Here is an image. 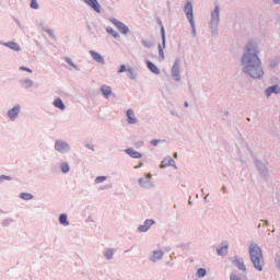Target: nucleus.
Segmentation results:
<instances>
[{
  "instance_id": "obj_42",
  "label": "nucleus",
  "mask_w": 280,
  "mask_h": 280,
  "mask_svg": "<svg viewBox=\"0 0 280 280\" xmlns=\"http://www.w3.org/2000/svg\"><path fill=\"white\" fill-rule=\"evenodd\" d=\"M278 266H279V268H280V259H278Z\"/></svg>"
},
{
  "instance_id": "obj_35",
  "label": "nucleus",
  "mask_w": 280,
  "mask_h": 280,
  "mask_svg": "<svg viewBox=\"0 0 280 280\" xmlns=\"http://www.w3.org/2000/svg\"><path fill=\"white\" fill-rule=\"evenodd\" d=\"M231 280H242V278L236 275H232Z\"/></svg>"
},
{
  "instance_id": "obj_43",
  "label": "nucleus",
  "mask_w": 280,
  "mask_h": 280,
  "mask_svg": "<svg viewBox=\"0 0 280 280\" xmlns=\"http://www.w3.org/2000/svg\"><path fill=\"white\" fill-rule=\"evenodd\" d=\"M69 65H72L70 60H68Z\"/></svg>"
},
{
  "instance_id": "obj_19",
  "label": "nucleus",
  "mask_w": 280,
  "mask_h": 280,
  "mask_svg": "<svg viewBox=\"0 0 280 280\" xmlns=\"http://www.w3.org/2000/svg\"><path fill=\"white\" fill-rule=\"evenodd\" d=\"M148 69H150V71H152V73H155V75H159V73H161L159 68L156 66H154V63H152V61H148Z\"/></svg>"
},
{
  "instance_id": "obj_44",
  "label": "nucleus",
  "mask_w": 280,
  "mask_h": 280,
  "mask_svg": "<svg viewBox=\"0 0 280 280\" xmlns=\"http://www.w3.org/2000/svg\"><path fill=\"white\" fill-rule=\"evenodd\" d=\"M185 106H189L188 103H185Z\"/></svg>"
},
{
  "instance_id": "obj_33",
  "label": "nucleus",
  "mask_w": 280,
  "mask_h": 280,
  "mask_svg": "<svg viewBox=\"0 0 280 280\" xmlns=\"http://www.w3.org/2000/svg\"><path fill=\"white\" fill-rule=\"evenodd\" d=\"M125 71H128V69L126 68V66H120V69L118 71V73H125Z\"/></svg>"
},
{
  "instance_id": "obj_18",
  "label": "nucleus",
  "mask_w": 280,
  "mask_h": 280,
  "mask_svg": "<svg viewBox=\"0 0 280 280\" xmlns=\"http://www.w3.org/2000/svg\"><path fill=\"white\" fill-rule=\"evenodd\" d=\"M229 253V244H223L221 248L218 249V255H221V257H224Z\"/></svg>"
},
{
  "instance_id": "obj_5",
  "label": "nucleus",
  "mask_w": 280,
  "mask_h": 280,
  "mask_svg": "<svg viewBox=\"0 0 280 280\" xmlns=\"http://www.w3.org/2000/svg\"><path fill=\"white\" fill-rule=\"evenodd\" d=\"M55 149L57 152H67V150H69V144L62 140H58L55 143Z\"/></svg>"
},
{
  "instance_id": "obj_9",
  "label": "nucleus",
  "mask_w": 280,
  "mask_h": 280,
  "mask_svg": "<svg viewBox=\"0 0 280 280\" xmlns=\"http://www.w3.org/2000/svg\"><path fill=\"white\" fill-rule=\"evenodd\" d=\"M153 224H154V220H150V219L145 220L144 224L139 226L140 233H145L147 231L150 230V226H152Z\"/></svg>"
},
{
  "instance_id": "obj_20",
  "label": "nucleus",
  "mask_w": 280,
  "mask_h": 280,
  "mask_svg": "<svg viewBox=\"0 0 280 280\" xmlns=\"http://www.w3.org/2000/svg\"><path fill=\"white\" fill-rule=\"evenodd\" d=\"M101 91L105 97H108V95H110V93H113V91L110 90V86H108V85H103L101 88Z\"/></svg>"
},
{
  "instance_id": "obj_26",
  "label": "nucleus",
  "mask_w": 280,
  "mask_h": 280,
  "mask_svg": "<svg viewBox=\"0 0 280 280\" xmlns=\"http://www.w3.org/2000/svg\"><path fill=\"white\" fill-rule=\"evenodd\" d=\"M197 277H199V278L207 277V269H205V268H199V269L197 270Z\"/></svg>"
},
{
  "instance_id": "obj_22",
  "label": "nucleus",
  "mask_w": 280,
  "mask_h": 280,
  "mask_svg": "<svg viewBox=\"0 0 280 280\" xmlns=\"http://www.w3.org/2000/svg\"><path fill=\"white\" fill-rule=\"evenodd\" d=\"M59 222L62 226H69V221L67 220V214H61L59 217Z\"/></svg>"
},
{
  "instance_id": "obj_25",
  "label": "nucleus",
  "mask_w": 280,
  "mask_h": 280,
  "mask_svg": "<svg viewBox=\"0 0 280 280\" xmlns=\"http://www.w3.org/2000/svg\"><path fill=\"white\" fill-rule=\"evenodd\" d=\"M163 258V252L158 250L153 253V261H156V259H162Z\"/></svg>"
},
{
  "instance_id": "obj_41",
  "label": "nucleus",
  "mask_w": 280,
  "mask_h": 280,
  "mask_svg": "<svg viewBox=\"0 0 280 280\" xmlns=\"http://www.w3.org/2000/svg\"><path fill=\"white\" fill-rule=\"evenodd\" d=\"M160 54H161V56H163V50L162 49L160 50Z\"/></svg>"
},
{
  "instance_id": "obj_16",
  "label": "nucleus",
  "mask_w": 280,
  "mask_h": 280,
  "mask_svg": "<svg viewBox=\"0 0 280 280\" xmlns=\"http://www.w3.org/2000/svg\"><path fill=\"white\" fill-rule=\"evenodd\" d=\"M170 165H174V160L172 158H166L162 161L161 168L170 167Z\"/></svg>"
},
{
  "instance_id": "obj_28",
  "label": "nucleus",
  "mask_w": 280,
  "mask_h": 280,
  "mask_svg": "<svg viewBox=\"0 0 280 280\" xmlns=\"http://www.w3.org/2000/svg\"><path fill=\"white\" fill-rule=\"evenodd\" d=\"M61 171L63 174H67V172H69V164L67 163L61 164Z\"/></svg>"
},
{
  "instance_id": "obj_23",
  "label": "nucleus",
  "mask_w": 280,
  "mask_h": 280,
  "mask_svg": "<svg viewBox=\"0 0 280 280\" xmlns=\"http://www.w3.org/2000/svg\"><path fill=\"white\" fill-rule=\"evenodd\" d=\"M20 198H22V200H32L34 198V195H32L30 192H22L20 195Z\"/></svg>"
},
{
  "instance_id": "obj_29",
  "label": "nucleus",
  "mask_w": 280,
  "mask_h": 280,
  "mask_svg": "<svg viewBox=\"0 0 280 280\" xmlns=\"http://www.w3.org/2000/svg\"><path fill=\"white\" fill-rule=\"evenodd\" d=\"M33 84H34V82H32V80H25V81H24V86H25V89L32 88Z\"/></svg>"
},
{
  "instance_id": "obj_10",
  "label": "nucleus",
  "mask_w": 280,
  "mask_h": 280,
  "mask_svg": "<svg viewBox=\"0 0 280 280\" xmlns=\"http://www.w3.org/2000/svg\"><path fill=\"white\" fill-rule=\"evenodd\" d=\"M90 54L93 60L98 62V65H104V57H102V55H100L98 52H95V50H91Z\"/></svg>"
},
{
  "instance_id": "obj_15",
  "label": "nucleus",
  "mask_w": 280,
  "mask_h": 280,
  "mask_svg": "<svg viewBox=\"0 0 280 280\" xmlns=\"http://www.w3.org/2000/svg\"><path fill=\"white\" fill-rule=\"evenodd\" d=\"M128 124H137V118H135V112L132 109L127 110Z\"/></svg>"
},
{
  "instance_id": "obj_7",
  "label": "nucleus",
  "mask_w": 280,
  "mask_h": 280,
  "mask_svg": "<svg viewBox=\"0 0 280 280\" xmlns=\"http://www.w3.org/2000/svg\"><path fill=\"white\" fill-rule=\"evenodd\" d=\"M19 113H21V106L16 105L8 112V115L10 117V119H12V121H14V119H16V117H19Z\"/></svg>"
},
{
  "instance_id": "obj_24",
  "label": "nucleus",
  "mask_w": 280,
  "mask_h": 280,
  "mask_svg": "<svg viewBox=\"0 0 280 280\" xmlns=\"http://www.w3.org/2000/svg\"><path fill=\"white\" fill-rule=\"evenodd\" d=\"M107 33L114 36V38H119V33L113 30V27H107Z\"/></svg>"
},
{
  "instance_id": "obj_2",
  "label": "nucleus",
  "mask_w": 280,
  "mask_h": 280,
  "mask_svg": "<svg viewBox=\"0 0 280 280\" xmlns=\"http://www.w3.org/2000/svg\"><path fill=\"white\" fill-rule=\"evenodd\" d=\"M249 257L254 268L261 272L264 270V252H261V247L257 243H250Z\"/></svg>"
},
{
  "instance_id": "obj_21",
  "label": "nucleus",
  "mask_w": 280,
  "mask_h": 280,
  "mask_svg": "<svg viewBox=\"0 0 280 280\" xmlns=\"http://www.w3.org/2000/svg\"><path fill=\"white\" fill-rule=\"evenodd\" d=\"M54 106L56 108H59L60 110H65V103H62V100H60V98L55 100Z\"/></svg>"
},
{
  "instance_id": "obj_40",
  "label": "nucleus",
  "mask_w": 280,
  "mask_h": 280,
  "mask_svg": "<svg viewBox=\"0 0 280 280\" xmlns=\"http://www.w3.org/2000/svg\"><path fill=\"white\" fill-rule=\"evenodd\" d=\"M275 1V3H280V0H273Z\"/></svg>"
},
{
  "instance_id": "obj_8",
  "label": "nucleus",
  "mask_w": 280,
  "mask_h": 280,
  "mask_svg": "<svg viewBox=\"0 0 280 280\" xmlns=\"http://www.w3.org/2000/svg\"><path fill=\"white\" fill-rule=\"evenodd\" d=\"M83 1H84V3L90 5V8H93V10L95 12H97L100 14L101 9H100V2H97V0H83Z\"/></svg>"
},
{
  "instance_id": "obj_39",
  "label": "nucleus",
  "mask_w": 280,
  "mask_h": 280,
  "mask_svg": "<svg viewBox=\"0 0 280 280\" xmlns=\"http://www.w3.org/2000/svg\"><path fill=\"white\" fill-rule=\"evenodd\" d=\"M174 159H178V153H175V154H174Z\"/></svg>"
},
{
  "instance_id": "obj_27",
  "label": "nucleus",
  "mask_w": 280,
  "mask_h": 280,
  "mask_svg": "<svg viewBox=\"0 0 280 280\" xmlns=\"http://www.w3.org/2000/svg\"><path fill=\"white\" fill-rule=\"evenodd\" d=\"M31 8L33 10H38V1L36 0H31Z\"/></svg>"
},
{
  "instance_id": "obj_34",
  "label": "nucleus",
  "mask_w": 280,
  "mask_h": 280,
  "mask_svg": "<svg viewBox=\"0 0 280 280\" xmlns=\"http://www.w3.org/2000/svg\"><path fill=\"white\" fill-rule=\"evenodd\" d=\"M20 69L21 71H27V73H32V69L30 68L21 67Z\"/></svg>"
},
{
  "instance_id": "obj_3",
  "label": "nucleus",
  "mask_w": 280,
  "mask_h": 280,
  "mask_svg": "<svg viewBox=\"0 0 280 280\" xmlns=\"http://www.w3.org/2000/svg\"><path fill=\"white\" fill-rule=\"evenodd\" d=\"M184 10L191 27H196V22L194 21V5H191V2H187Z\"/></svg>"
},
{
  "instance_id": "obj_31",
  "label": "nucleus",
  "mask_w": 280,
  "mask_h": 280,
  "mask_svg": "<svg viewBox=\"0 0 280 280\" xmlns=\"http://www.w3.org/2000/svg\"><path fill=\"white\" fill-rule=\"evenodd\" d=\"M3 180H12V177L5 176V175H1L0 176V183H3Z\"/></svg>"
},
{
  "instance_id": "obj_38",
  "label": "nucleus",
  "mask_w": 280,
  "mask_h": 280,
  "mask_svg": "<svg viewBox=\"0 0 280 280\" xmlns=\"http://www.w3.org/2000/svg\"><path fill=\"white\" fill-rule=\"evenodd\" d=\"M140 185H143V178L139 179Z\"/></svg>"
},
{
  "instance_id": "obj_1",
  "label": "nucleus",
  "mask_w": 280,
  "mask_h": 280,
  "mask_svg": "<svg viewBox=\"0 0 280 280\" xmlns=\"http://www.w3.org/2000/svg\"><path fill=\"white\" fill-rule=\"evenodd\" d=\"M242 63L244 65V73H248L252 78L259 80L264 78V69H261V60L257 56V47L249 43L243 56Z\"/></svg>"
},
{
  "instance_id": "obj_36",
  "label": "nucleus",
  "mask_w": 280,
  "mask_h": 280,
  "mask_svg": "<svg viewBox=\"0 0 280 280\" xmlns=\"http://www.w3.org/2000/svg\"><path fill=\"white\" fill-rule=\"evenodd\" d=\"M151 143L152 145H159V140H152Z\"/></svg>"
},
{
  "instance_id": "obj_30",
  "label": "nucleus",
  "mask_w": 280,
  "mask_h": 280,
  "mask_svg": "<svg viewBox=\"0 0 280 280\" xmlns=\"http://www.w3.org/2000/svg\"><path fill=\"white\" fill-rule=\"evenodd\" d=\"M104 180H106V176H98L95 179V183L100 184V183H104Z\"/></svg>"
},
{
  "instance_id": "obj_4",
  "label": "nucleus",
  "mask_w": 280,
  "mask_h": 280,
  "mask_svg": "<svg viewBox=\"0 0 280 280\" xmlns=\"http://www.w3.org/2000/svg\"><path fill=\"white\" fill-rule=\"evenodd\" d=\"M172 75L176 82L180 81V65L177 62L174 63L172 68Z\"/></svg>"
},
{
  "instance_id": "obj_6",
  "label": "nucleus",
  "mask_w": 280,
  "mask_h": 280,
  "mask_svg": "<svg viewBox=\"0 0 280 280\" xmlns=\"http://www.w3.org/2000/svg\"><path fill=\"white\" fill-rule=\"evenodd\" d=\"M113 25H116L117 28L119 30V32H121V34H127L129 32L128 26H126V24L121 23L120 21L114 19L112 20Z\"/></svg>"
},
{
  "instance_id": "obj_14",
  "label": "nucleus",
  "mask_w": 280,
  "mask_h": 280,
  "mask_svg": "<svg viewBox=\"0 0 280 280\" xmlns=\"http://www.w3.org/2000/svg\"><path fill=\"white\" fill-rule=\"evenodd\" d=\"M234 265L237 267L238 270H242V272H246V265H244V260L237 258L234 260Z\"/></svg>"
},
{
  "instance_id": "obj_11",
  "label": "nucleus",
  "mask_w": 280,
  "mask_h": 280,
  "mask_svg": "<svg viewBox=\"0 0 280 280\" xmlns=\"http://www.w3.org/2000/svg\"><path fill=\"white\" fill-rule=\"evenodd\" d=\"M126 154H128L129 156H131V159H141V153H139L138 151H136L135 149L130 148L126 150Z\"/></svg>"
},
{
  "instance_id": "obj_13",
  "label": "nucleus",
  "mask_w": 280,
  "mask_h": 280,
  "mask_svg": "<svg viewBox=\"0 0 280 280\" xmlns=\"http://www.w3.org/2000/svg\"><path fill=\"white\" fill-rule=\"evenodd\" d=\"M4 47H9V49H12L13 51H21V46L14 42H8L4 44Z\"/></svg>"
},
{
  "instance_id": "obj_37",
  "label": "nucleus",
  "mask_w": 280,
  "mask_h": 280,
  "mask_svg": "<svg viewBox=\"0 0 280 280\" xmlns=\"http://www.w3.org/2000/svg\"><path fill=\"white\" fill-rule=\"evenodd\" d=\"M129 73L131 74V78H132V73H133V70L131 68H129Z\"/></svg>"
},
{
  "instance_id": "obj_17",
  "label": "nucleus",
  "mask_w": 280,
  "mask_h": 280,
  "mask_svg": "<svg viewBox=\"0 0 280 280\" xmlns=\"http://www.w3.org/2000/svg\"><path fill=\"white\" fill-rule=\"evenodd\" d=\"M212 21L213 23H218L220 21V8L215 7L214 11L212 12Z\"/></svg>"
},
{
  "instance_id": "obj_12",
  "label": "nucleus",
  "mask_w": 280,
  "mask_h": 280,
  "mask_svg": "<svg viewBox=\"0 0 280 280\" xmlns=\"http://www.w3.org/2000/svg\"><path fill=\"white\" fill-rule=\"evenodd\" d=\"M272 93L279 94L280 93V88L279 85H273L271 88H268L266 90V95L267 97H270V95H272Z\"/></svg>"
},
{
  "instance_id": "obj_32",
  "label": "nucleus",
  "mask_w": 280,
  "mask_h": 280,
  "mask_svg": "<svg viewBox=\"0 0 280 280\" xmlns=\"http://www.w3.org/2000/svg\"><path fill=\"white\" fill-rule=\"evenodd\" d=\"M105 257L107 258V259H113V250H107L106 252V254H105Z\"/></svg>"
}]
</instances>
